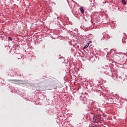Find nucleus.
<instances>
[{"label": "nucleus", "instance_id": "obj_7", "mask_svg": "<svg viewBox=\"0 0 127 127\" xmlns=\"http://www.w3.org/2000/svg\"><path fill=\"white\" fill-rule=\"evenodd\" d=\"M8 39H9V40H10L11 41V40H12V39L10 37H8Z\"/></svg>", "mask_w": 127, "mask_h": 127}, {"label": "nucleus", "instance_id": "obj_5", "mask_svg": "<svg viewBox=\"0 0 127 127\" xmlns=\"http://www.w3.org/2000/svg\"><path fill=\"white\" fill-rule=\"evenodd\" d=\"M88 47H89V44H87L84 47L83 49H86V48H88Z\"/></svg>", "mask_w": 127, "mask_h": 127}, {"label": "nucleus", "instance_id": "obj_3", "mask_svg": "<svg viewBox=\"0 0 127 127\" xmlns=\"http://www.w3.org/2000/svg\"><path fill=\"white\" fill-rule=\"evenodd\" d=\"M46 81H47V82H48V83H49V84H54V82H55V81H56V79L54 78H50L49 79H46Z\"/></svg>", "mask_w": 127, "mask_h": 127}, {"label": "nucleus", "instance_id": "obj_4", "mask_svg": "<svg viewBox=\"0 0 127 127\" xmlns=\"http://www.w3.org/2000/svg\"><path fill=\"white\" fill-rule=\"evenodd\" d=\"M80 11H81V13H84V8H83V7H81L80 8Z\"/></svg>", "mask_w": 127, "mask_h": 127}, {"label": "nucleus", "instance_id": "obj_1", "mask_svg": "<svg viewBox=\"0 0 127 127\" xmlns=\"http://www.w3.org/2000/svg\"><path fill=\"white\" fill-rule=\"evenodd\" d=\"M102 121V118H101V115H94L93 116V122L94 123H99Z\"/></svg>", "mask_w": 127, "mask_h": 127}, {"label": "nucleus", "instance_id": "obj_6", "mask_svg": "<svg viewBox=\"0 0 127 127\" xmlns=\"http://www.w3.org/2000/svg\"><path fill=\"white\" fill-rule=\"evenodd\" d=\"M122 3H123V4H127V2H126V1L125 0H122Z\"/></svg>", "mask_w": 127, "mask_h": 127}, {"label": "nucleus", "instance_id": "obj_2", "mask_svg": "<svg viewBox=\"0 0 127 127\" xmlns=\"http://www.w3.org/2000/svg\"><path fill=\"white\" fill-rule=\"evenodd\" d=\"M9 82H12L13 84H16L17 85H19V84H24L23 80H16V79H9Z\"/></svg>", "mask_w": 127, "mask_h": 127}, {"label": "nucleus", "instance_id": "obj_8", "mask_svg": "<svg viewBox=\"0 0 127 127\" xmlns=\"http://www.w3.org/2000/svg\"><path fill=\"white\" fill-rule=\"evenodd\" d=\"M91 43V41H89L87 44H89V45Z\"/></svg>", "mask_w": 127, "mask_h": 127}]
</instances>
